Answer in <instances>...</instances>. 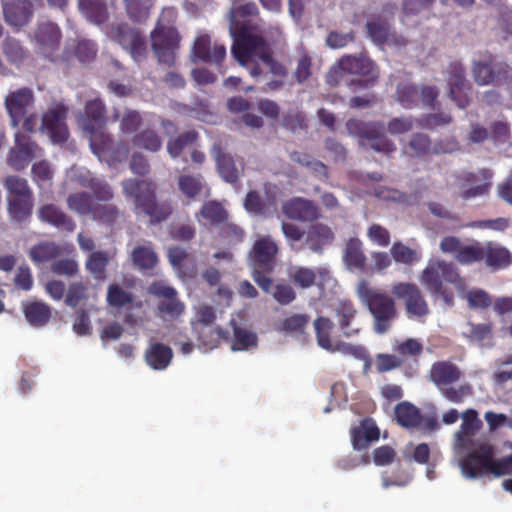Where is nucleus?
<instances>
[{
    "mask_svg": "<svg viewBox=\"0 0 512 512\" xmlns=\"http://www.w3.org/2000/svg\"><path fill=\"white\" fill-rule=\"evenodd\" d=\"M112 258L113 255L109 251L91 252L85 261V268L94 279L104 281L107 278V267Z\"/></svg>",
    "mask_w": 512,
    "mask_h": 512,
    "instance_id": "obj_37",
    "label": "nucleus"
},
{
    "mask_svg": "<svg viewBox=\"0 0 512 512\" xmlns=\"http://www.w3.org/2000/svg\"><path fill=\"white\" fill-rule=\"evenodd\" d=\"M37 53L52 60L60 49L62 31L59 25L50 20H40L30 34Z\"/></svg>",
    "mask_w": 512,
    "mask_h": 512,
    "instance_id": "obj_8",
    "label": "nucleus"
},
{
    "mask_svg": "<svg viewBox=\"0 0 512 512\" xmlns=\"http://www.w3.org/2000/svg\"><path fill=\"white\" fill-rule=\"evenodd\" d=\"M203 177L201 174H182L178 178L179 190L189 199L196 198L203 189Z\"/></svg>",
    "mask_w": 512,
    "mask_h": 512,
    "instance_id": "obj_56",
    "label": "nucleus"
},
{
    "mask_svg": "<svg viewBox=\"0 0 512 512\" xmlns=\"http://www.w3.org/2000/svg\"><path fill=\"white\" fill-rule=\"evenodd\" d=\"M60 247L54 242H42L30 249L29 256L35 263H45L57 258Z\"/></svg>",
    "mask_w": 512,
    "mask_h": 512,
    "instance_id": "obj_55",
    "label": "nucleus"
},
{
    "mask_svg": "<svg viewBox=\"0 0 512 512\" xmlns=\"http://www.w3.org/2000/svg\"><path fill=\"white\" fill-rule=\"evenodd\" d=\"M3 53L7 60L12 64L23 62L27 56L28 51L22 43L15 38H7L3 42Z\"/></svg>",
    "mask_w": 512,
    "mask_h": 512,
    "instance_id": "obj_60",
    "label": "nucleus"
},
{
    "mask_svg": "<svg viewBox=\"0 0 512 512\" xmlns=\"http://www.w3.org/2000/svg\"><path fill=\"white\" fill-rule=\"evenodd\" d=\"M107 304L116 309L129 308L134 302V296L131 292L123 289L119 284H110L107 288Z\"/></svg>",
    "mask_w": 512,
    "mask_h": 512,
    "instance_id": "obj_51",
    "label": "nucleus"
},
{
    "mask_svg": "<svg viewBox=\"0 0 512 512\" xmlns=\"http://www.w3.org/2000/svg\"><path fill=\"white\" fill-rule=\"evenodd\" d=\"M23 313L30 325L41 327L50 320L52 309L42 301H29L23 305Z\"/></svg>",
    "mask_w": 512,
    "mask_h": 512,
    "instance_id": "obj_39",
    "label": "nucleus"
},
{
    "mask_svg": "<svg viewBox=\"0 0 512 512\" xmlns=\"http://www.w3.org/2000/svg\"><path fill=\"white\" fill-rule=\"evenodd\" d=\"M357 315V310L350 301H344L336 309L339 326L346 337L358 335L360 327L353 326V320Z\"/></svg>",
    "mask_w": 512,
    "mask_h": 512,
    "instance_id": "obj_43",
    "label": "nucleus"
},
{
    "mask_svg": "<svg viewBox=\"0 0 512 512\" xmlns=\"http://www.w3.org/2000/svg\"><path fill=\"white\" fill-rule=\"evenodd\" d=\"M393 296L404 303L408 317L423 319L430 308L421 289L412 282H395L391 287Z\"/></svg>",
    "mask_w": 512,
    "mask_h": 512,
    "instance_id": "obj_9",
    "label": "nucleus"
},
{
    "mask_svg": "<svg viewBox=\"0 0 512 512\" xmlns=\"http://www.w3.org/2000/svg\"><path fill=\"white\" fill-rule=\"evenodd\" d=\"M329 271L326 268H318L316 271L312 268L295 266L291 269L289 277L291 282L302 289L311 288L316 284L317 275L321 278L326 277Z\"/></svg>",
    "mask_w": 512,
    "mask_h": 512,
    "instance_id": "obj_38",
    "label": "nucleus"
},
{
    "mask_svg": "<svg viewBox=\"0 0 512 512\" xmlns=\"http://www.w3.org/2000/svg\"><path fill=\"white\" fill-rule=\"evenodd\" d=\"M408 149L412 156L423 158L432 155V141L426 134L414 133L408 142Z\"/></svg>",
    "mask_w": 512,
    "mask_h": 512,
    "instance_id": "obj_59",
    "label": "nucleus"
},
{
    "mask_svg": "<svg viewBox=\"0 0 512 512\" xmlns=\"http://www.w3.org/2000/svg\"><path fill=\"white\" fill-rule=\"evenodd\" d=\"M80 11L94 24L100 25L109 18L107 5L104 0H77Z\"/></svg>",
    "mask_w": 512,
    "mask_h": 512,
    "instance_id": "obj_42",
    "label": "nucleus"
},
{
    "mask_svg": "<svg viewBox=\"0 0 512 512\" xmlns=\"http://www.w3.org/2000/svg\"><path fill=\"white\" fill-rule=\"evenodd\" d=\"M211 153L221 178L231 184L237 183L239 177L234 159L230 154L224 152L221 143H214Z\"/></svg>",
    "mask_w": 512,
    "mask_h": 512,
    "instance_id": "obj_32",
    "label": "nucleus"
},
{
    "mask_svg": "<svg viewBox=\"0 0 512 512\" xmlns=\"http://www.w3.org/2000/svg\"><path fill=\"white\" fill-rule=\"evenodd\" d=\"M112 39L129 51L132 58L140 62L146 55V42L139 30L127 23H120L111 27Z\"/></svg>",
    "mask_w": 512,
    "mask_h": 512,
    "instance_id": "obj_13",
    "label": "nucleus"
},
{
    "mask_svg": "<svg viewBox=\"0 0 512 512\" xmlns=\"http://www.w3.org/2000/svg\"><path fill=\"white\" fill-rule=\"evenodd\" d=\"M198 139V133L194 130L186 131L167 143V151L172 158H177L189 146Z\"/></svg>",
    "mask_w": 512,
    "mask_h": 512,
    "instance_id": "obj_57",
    "label": "nucleus"
},
{
    "mask_svg": "<svg viewBox=\"0 0 512 512\" xmlns=\"http://www.w3.org/2000/svg\"><path fill=\"white\" fill-rule=\"evenodd\" d=\"M133 146L150 152H157L162 147V139L153 129H144L132 138Z\"/></svg>",
    "mask_w": 512,
    "mask_h": 512,
    "instance_id": "obj_52",
    "label": "nucleus"
},
{
    "mask_svg": "<svg viewBox=\"0 0 512 512\" xmlns=\"http://www.w3.org/2000/svg\"><path fill=\"white\" fill-rule=\"evenodd\" d=\"M462 377L459 367L450 361H437L429 371V380L440 390L458 382Z\"/></svg>",
    "mask_w": 512,
    "mask_h": 512,
    "instance_id": "obj_29",
    "label": "nucleus"
},
{
    "mask_svg": "<svg viewBox=\"0 0 512 512\" xmlns=\"http://www.w3.org/2000/svg\"><path fill=\"white\" fill-rule=\"evenodd\" d=\"M35 102L33 91L23 87L10 92L5 98V108L12 127L17 128Z\"/></svg>",
    "mask_w": 512,
    "mask_h": 512,
    "instance_id": "obj_21",
    "label": "nucleus"
},
{
    "mask_svg": "<svg viewBox=\"0 0 512 512\" xmlns=\"http://www.w3.org/2000/svg\"><path fill=\"white\" fill-rule=\"evenodd\" d=\"M463 476L477 479L492 474L494 477L512 474V453L501 459L494 458V449L482 444L477 450L469 452L459 462Z\"/></svg>",
    "mask_w": 512,
    "mask_h": 512,
    "instance_id": "obj_2",
    "label": "nucleus"
},
{
    "mask_svg": "<svg viewBox=\"0 0 512 512\" xmlns=\"http://www.w3.org/2000/svg\"><path fill=\"white\" fill-rule=\"evenodd\" d=\"M8 199H29L34 198L33 191L27 179L19 175H8L3 181Z\"/></svg>",
    "mask_w": 512,
    "mask_h": 512,
    "instance_id": "obj_44",
    "label": "nucleus"
},
{
    "mask_svg": "<svg viewBox=\"0 0 512 512\" xmlns=\"http://www.w3.org/2000/svg\"><path fill=\"white\" fill-rule=\"evenodd\" d=\"M67 109L57 105L44 113L39 129L46 133L55 144L65 143L69 137L66 125Z\"/></svg>",
    "mask_w": 512,
    "mask_h": 512,
    "instance_id": "obj_18",
    "label": "nucleus"
},
{
    "mask_svg": "<svg viewBox=\"0 0 512 512\" xmlns=\"http://www.w3.org/2000/svg\"><path fill=\"white\" fill-rule=\"evenodd\" d=\"M395 418L400 426L407 429L420 428L423 421L421 410L408 401L396 405Z\"/></svg>",
    "mask_w": 512,
    "mask_h": 512,
    "instance_id": "obj_34",
    "label": "nucleus"
},
{
    "mask_svg": "<svg viewBox=\"0 0 512 512\" xmlns=\"http://www.w3.org/2000/svg\"><path fill=\"white\" fill-rule=\"evenodd\" d=\"M314 329L317 339V344L324 350L334 353L336 343L331 340V332L333 330V323L329 318L318 317L314 321Z\"/></svg>",
    "mask_w": 512,
    "mask_h": 512,
    "instance_id": "obj_50",
    "label": "nucleus"
},
{
    "mask_svg": "<svg viewBox=\"0 0 512 512\" xmlns=\"http://www.w3.org/2000/svg\"><path fill=\"white\" fill-rule=\"evenodd\" d=\"M366 256L363 252V244L358 238H350L345 246L343 261L351 271H364L366 268Z\"/></svg>",
    "mask_w": 512,
    "mask_h": 512,
    "instance_id": "obj_35",
    "label": "nucleus"
},
{
    "mask_svg": "<svg viewBox=\"0 0 512 512\" xmlns=\"http://www.w3.org/2000/svg\"><path fill=\"white\" fill-rule=\"evenodd\" d=\"M89 135L90 148L99 160L109 165H116L127 159L128 146L122 141L116 142L112 135L104 131V128H95L93 131H85Z\"/></svg>",
    "mask_w": 512,
    "mask_h": 512,
    "instance_id": "obj_7",
    "label": "nucleus"
},
{
    "mask_svg": "<svg viewBox=\"0 0 512 512\" xmlns=\"http://www.w3.org/2000/svg\"><path fill=\"white\" fill-rule=\"evenodd\" d=\"M3 14L7 24L21 28L26 26L34 14L33 3L30 0H13L3 4Z\"/></svg>",
    "mask_w": 512,
    "mask_h": 512,
    "instance_id": "obj_27",
    "label": "nucleus"
},
{
    "mask_svg": "<svg viewBox=\"0 0 512 512\" xmlns=\"http://www.w3.org/2000/svg\"><path fill=\"white\" fill-rule=\"evenodd\" d=\"M368 37L378 46L394 45L403 47L407 44L406 39L391 30L389 19L381 15H373L365 24Z\"/></svg>",
    "mask_w": 512,
    "mask_h": 512,
    "instance_id": "obj_17",
    "label": "nucleus"
},
{
    "mask_svg": "<svg viewBox=\"0 0 512 512\" xmlns=\"http://www.w3.org/2000/svg\"><path fill=\"white\" fill-rule=\"evenodd\" d=\"M278 253V244L270 236L258 238L248 255L251 268H262L272 273Z\"/></svg>",
    "mask_w": 512,
    "mask_h": 512,
    "instance_id": "obj_20",
    "label": "nucleus"
},
{
    "mask_svg": "<svg viewBox=\"0 0 512 512\" xmlns=\"http://www.w3.org/2000/svg\"><path fill=\"white\" fill-rule=\"evenodd\" d=\"M108 122L107 108L101 98L96 97L86 101L78 119L79 126L84 132L105 128Z\"/></svg>",
    "mask_w": 512,
    "mask_h": 512,
    "instance_id": "obj_22",
    "label": "nucleus"
},
{
    "mask_svg": "<svg viewBox=\"0 0 512 512\" xmlns=\"http://www.w3.org/2000/svg\"><path fill=\"white\" fill-rule=\"evenodd\" d=\"M66 203L71 211L80 216H91L96 205L93 196L83 191L70 194Z\"/></svg>",
    "mask_w": 512,
    "mask_h": 512,
    "instance_id": "obj_47",
    "label": "nucleus"
},
{
    "mask_svg": "<svg viewBox=\"0 0 512 512\" xmlns=\"http://www.w3.org/2000/svg\"><path fill=\"white\" fill-rule=\"evenodd\" d=\"M346 128L350 135L359 137L362 143L367 141L369 147L378 153L389 156L396 151V145L385 134V126L379 121L349 119Z\"/></svg>",
    "mask_w": 512,
    "mask_h": 512,
    "instance_id": "obj_6",
    "label": "nucleus"
},
{
    "mask_svg": "<svg viewBox=\"0 0 512 512\" xmlns=\"http://www.w3.org/2000/svg\"><path fill=\"white\" fill-rule=\"evenodd\" d=\"M462 423L459 430L454 434L455 446L457 448H468L475 435L482 429L483 423L478 417L475 409H467L461 415Z\"/></svg>",
    "mask_w": 512,
    "mask_h": 512,
    "instance_id": "obj_25",
    "label": "nucleus"
},
{
    "mask_svg": "<svg viewBox=\"0 0 512 512\" xmlns=\"http://www.w3.org/2000/svg\"><path fill=\"white\" fill-rule=\"evenodd\" d=\"M152 49L159 62L173 65L180 35L175 27H155L151 33Z\"/></svg>",
    "mask_w": 512,
    "mask_h": 512,
    "instance_id": "obj_12",
    "label": "nucleus"
},
{
    "mask_svg": "<svg viewBox=\"0 0 512 512\" xmlns=\"http://www.w3.org/2000/svg\"><path fill=\"white\" fill-rule=\"evenodd\" d=\"M173 358L172 349L160 342L151 344L145 351V361L153 370L166 369Z\"/></svg>",
    "mask_w": 512,
    "mask_h": 512,
    "instance_id": "obj_33",
    "label": "nucleus"
},
{
    "mask_svg": "<svg viewBox=\"0 0 512 512\" xmlns=\"http://www.w3.org/2000/svg\"><path fill=\"white\" fill-rule=\"evenodd\" d=\"M53 169L47 160L35 162L31 167V177L39 189H46L52 186Z\"/></svg>",
    "mask_w": 512,
    "mask_h": 512,
    "instance_id": "obj_53",
    "label": "nucleus"
},
{
    "mask_svg": "<svg viewBox=\"0 0 512 512\" xmlns=\"http://www.w3.org/2000/svg\"><path fill=\"white\" fill-rule=\"evenodd\" d=\"M34 207V198L8 199L7 213L13 223L23 224L30 220Z\"/></svg>",
    "mask_w": 512,
    "mask_h": 512,
    "instance_id": "obj_41",
    "label": "nucleus"
},
{
    "mask_svg": "<svg viewBox=\"0 0 512 512\" xmlns=\"http://www.w3.org/2000/svg\"><path fill=\"white\" fill-rule=\"evenodd\" d=\"M230 325L233 328V338L231 340L233 351H244L257 345V335L254 332L239 326L234 319H231Z\"/></svg>",
    "mask_w": 512,
    "mask_h": 512,
    "instance_id": "obj_45",
    "label": "nucleus"
},
{
    "mask_svg": "<svg viewBox=\"0 0 512 512\" xmlns=\"http://www.w3.org/2000/svg\"><path fill=\"white\" fill-rule=\"evenodd\" d=\"M335 234L327 224L316 222L308 226L305 243L309 249L321 254L325 246L332 244Z\"/></svg>",
    "mask_w": 512,
    "mask_h": 512,
    "instance_id": "obj_30",
    "label": "nucleus"
},
{
    "mask_svg": "<svg viewBox=\"0 0 512 512\" xmlns=\"http://www.w3.org/2000/svg\"><path fill=\"white\" fill-rule=\"evenodd\" d=\"M482 246L483 244L478 241L464 244L456 236H445L439 244V248L443 253L452 255L455 261L463 266L482 261Z\"/></svg>",
    "mask_w": 512,
    "mask_h": 512,
    "instance_id": "obj_11",
    "label": "nucleus"
},
{
    "mask_svg": "<svg viewBox=\"0 0 512 512\" xmlns=\"http://www.w3.org/2000/svg\"><path fill=\"white\" fill-rule=\"evenodd\" d=\"M350 434L353 448L361 451L379 439L380 430L372 418L366 417L360 421L359 425L351 428Z\"/></svg>",
    "mask_w": 512,
    "mask_h": 512,
    "instance_id": "obj_28",
    "label": "nucleus"
},
{
    "mask_svg": "<svg viewBox=\"0 0 512 512\" xmlns=\"http://www.w3.org/2000/svg\"><path fill=\"white\" fill-rule=\"evenodd\" d=\"M123 193L132 199L136 213H144L153 222L165 221L172 214V208L167 203H158L156 184L152 181L129 178L122 182Z\"/></svg>",
    "mask_w": 512,
    "mask_h": 512,
    "instance_id": "obj_4",
    "label": "nucleus"
},
{
    "mask_svg": "<svg viewBox=\"0 0 512 512\" xmlns=\"http://www.w3.org/2000/svg\"><path fill=\"white\" fill-rule=\"evenodd\" d=\"M217 228L219 229L218 236L220 239L230 246L240 244L244 240V230L240 226L232 222H228V220Z\"/></svg>",
    "mask_w": 512,
    "mask_h": 512,
    "instance_id": "obj_61",
    "label": "nucleus"
},
{
    "mask_svg": "<svg viewBox=\"0 0 512 512\" xmlns=\"http://www.w3.org/2000/svg\"><path fill=\"white\" fill-rule=\"evenodd\" d=\"M37 217L41 222L63 232L72 233L76 229V223L73 218L59 206L52 203L40 206L37 210Z\"/></svg>",
    "mask_w": 512,
    "mask_h": 512,
    "instance_id": "obj_24",
    "label": "nucleus"
},
{
    "mask_svg": "<svg viewBox=\"0 0 512 512\" xmlns=\"http://www.w3.org/2000/svg\"><path fill=\"white\" fill-rule=\"evenodd\" d=\"M292 162L311 170L315 176L328 179V167L320 160L315 159L312 155L306 152L292 151L289 154Z\"/></svg>",
    "mask_w": 512,
    "mask_h": 512,
    "instance_id": "obj_46",
    "label": "nucleus"
},
{
    "mask_svg": "<svg viewBox=\"0 0 512 512\" xmlns=\"http://www.w3.org/2000/svg\"><path fill=\"white\" fill-rule=\"evenodd\" d=\"M122 213L116 205L96 203L91 218L107 226H114L121 218Z\"/></svg>",
    "mask_w": 512,
    "mask_h": 512,
    "instance_id": "obj_54",
    "label": "nucleus"
},
{
    "mask_svg": "<svg viewBox=\"0 0 512 512\" xmlns=\"http://www.w3.org/2000/svg\"><path fill=\"white\" fill-rule=\"evenodd\" d=\"M283 214L292 220L313 222L321 216L320 208L309 199L294 197L282 205Z\"/></svg>",
    "mask_w": 512,
    "mask_h": 512,
    "instance_id": "obj_23",
    "label": "nucleus"
},
{
    "mask_svg": "<svg viewBox=\"0 0 512 512\" xmlns=\"http://www.w3.org/2000/svg\"><path fill=\"white\" fill-rule=\"evenodd\" d=\"M390 254L396 263L411 265L420 259L419 253L400 241L393 243Z\"/></svg>",
    "mask_w": 512,
    "mask_h": 512,
    "instance_id": "obj_63",
    "label": "nucleus"
},
{
    "mask_svg": "<svg viewBox=\"0 0 512 512\" xmlns=\"http://www.w3.org/2000/svg\"><path fill=\"white\" fill-rule=\"evenodd\" d=\"M396 101L406 109L419 106V86L411 82H401L397 85L395 93Z\"/></svg>",
    "mask_w": 512,
    "mask_h": 512,
    "instance_id": "obj_48",
    "label": "nucleus"
},
{
    "mask_svg": "<svg viewBox=\"0 0 512 512\" xmlns=\"http://www.w3.org/2000/svg\"><path fill=\"white\" fill-rule=\"evenodd\" d=\"M131 257L133 264L141 270L153 269L158 262L157 254L148 246H137Z\"/></svg>",
    "mask_w": 512,
    "mask_h": 512,
    "instance_id": "obj_58",
    "label": "nucleus"
},
{
    "mask_svg": "<svg viewBox=\"0 0 512 512\" xmlns=\"http://www.w3.org/2000/svg\"><path fill=\"white\" fill-rule=\"evenodd\" d=\"M357 294L373 317L374 332L377 334L388 332L398 316L396 298L384 290L372 287L366 280L358 283Z\"/></svg>",
    "mask_w": 512,
    "mask_h": 512,
    "instance_id": "obj_1",
    "label": "nucleus"
},
{
    "mask_svg": "<svg viewBox=\"0 0 512 512\" xmlns=\"http://www.w3.org/2000/svg\"><path fill=\"white\" fill-rule=\"evenodd\" d=\"M511 67L501 61L489 59L485 62H476L473 66L474 80L478 85H503L511 80Z\"/></svg>",
    "mask_w": 512,
    "mask_h": 512,
    "instance_id": "obj_15",
    "label": "nucleus"
},
{
    "mask_svg": "<svg viewBox=\"0 0 512 512\" xmlns=\"http://www.w3.org/2000/svg\"><path fill=\"white\" fill-rule=\"evenodd\" d=\"M129 18L134 22H144L149 17L150 0H123Z\"/></svg>",
    "mask_w": 512,
    "mask_h": 512,
    "instance_id": "obj_62",
    "label": "nucleus"
},
{
    "mask_svg": "<svg viewBox=\"0 0 512 512\" xmlns=\"http://www.w3.org/2000/svg\"><path fill=\"white\" fill-rule=\"evenodd\" d=\"M193 55L200 61L219 65L226 57V47L215 42L212 46L209 35L198 36L193 45Z\"/></svg>",
    "mask_w": 512,
    "mask_h": 512,
    "instance_id": "obj_26",
    "label": "nucleus"
},
{
    "mask_svg": "<svg viewBox=\"0 0 512 512\" xmlns=\"http://www.w3.org/2000/svg\"><path fill=\"white\" fill-rule=\"evenodd\" d=\"M198 216L205 219L209 225L218 227L228 220L229 214L219 202L210 200L203 204Z\"/></svg>",
    "mask_w": 512,
    "mask_h": 512,
    "instance_id": "obj_49",
    "label": "nucleus"
},
{
    "mask_svg": "<svg viewBox=\"0 0 512 512\" xmlns=\"http://www.w3.org/2000/svg\"><path fill=\"white\" fill-rule=\"evenodd\" d=\"M395 352L398 354L399 357L404 359V362L406 361V358H413V364L409 365V369L405 371V374L408 377H413L418 373L419 363L417 358L422 354L423 352V345L422 343L414 338L406 339L405 341L399 343L395 347Z\"/></svg>",
    "mask_w": 512,
    "mask_h": 512,
    "instance_id": "obj_36",
    "label": "nucleus"
},
{
    "mask_svg": "<svg viewBox=\"0 0 512 512\" xmlns=\"http://www.w3.org/2000/svg\"><path fill=\"white\" fill-rule=\"evenodd\" d=\"M420 282L432 297L441 298L448 306L454 304V294L451 289L444 286V283L452 284L456 288L465 285V280L456 266L445 260L429 262L421 273Z\"/></svg>",
    "mask_w": 512,
    "mask_h": 512,
    "instance_id": "obj_3",
    "label": "nucleus"
},
{
    "mask_svg": "<svg viewBox=\"0 0 512 512\" xmlns=\"http://www.w3.org/2000/svg\"><path fill=\"white\" fill-rule=\"evenodd\" d=\"M339 62L340 68L345 73L367 77L365 80H352L350 85L355 86L353 91H356L357 88L365 89L373 86L379 78L376 64L365 55H345L340 58Z\"/></svg>",
    "mask_w": 512,
    "mask_h": 512,
    "instance_id": "obj_10",
    "label": "nucleus"
},
{
    "mask_svg": "<svg viewBox=\"0 0 512 512\" xmlns=\"http://www.w3.org/2000/svg\"><path fill=\"white\" fill-rule=\"evenodd\" d=\"M447 84L449 87V97L460 109L469 106L471 97V84L465 78V69L463 65L454 61L448 67Z\"/></svg>",
    "mask_w": 512,
    "mask_h": 512,
    "instance_id": "obj_16",
    "label": "nucleus"
},
{
    "mask_svg": "<svg viewBox=\"0 0 512 512\" xmlns=\"http://www.w3.org/2000/svg\"><path fill=\"white\" fill-rule=\"evenodd\" d=\"M148 291L151 295L160 298L157 309L163 317L175 319L184 312L185 305L179 300L175 288L162 282H153Z\"/></svg>",
    "mask_w": 512,
    "mask_h": 512,
    "instance_id": "obj_19",
    "label": "nucleus"
},
{
    "mask_svg": "<svg viewBox=\"0 0 512 512\" xmlns=\"http://www.w3.org/2000/svg\"><path fill=\"white\" fill-rule=\"evenodd\" d=\"M194 330L197 332L198 341L205 349L212 350L218 347L221 342H227L230 340L229 331L221 327H215L211 325L204 327H194Z\"/></svg>",
    "mask_w": 512,
    "mask_h": 512,
    "instance_id": "obj_40",
    "label": "nucleus"
},
{
    "mask_svg": "<svg viewBox=\"0 0 512 512\" xmlns=\"http://www.w3.org/2000/svg\"><path fill=\"white\" fill-rule=\"evenodd\" d=\"M269 47L263 36L251 33L246 26H242L233 33L231 53L235 60L249 70L253 77L262 74L260 61L265 56Z\"/></svg>",
    "mask_w": 512,
    "mask_h": 512,
    "instance_id": "obj_5",
    "label": "nucleus"
},
{
    "mask_svg": "<svg viewBox=\"0 0 512 512\" xmlns=\"http://www.w3.org/2000/svg\"><path fill=\"white\" fill-rule=\"evenodd\" d=\"M482 261L493 271L507 268L512 263L509 250L499 243L489 241L482 246Z\"/></svg>",
    "mask_w": 512,
    "mask_h": 512,
    "instance_id": "obj_31",
    "label": "nucleus"
},
{
    "mask_svg": "<svg viewBox=\"0 0 512 512\" xmlns=\"http://www.w3.org/2000/svg\"><path fill=\"white\" fill-rule=\"evenodd\" d=\"M83 186L90 189L93 196L98 201L108 202L114 197V193L110 185L99 178L92 177L83 183Z\"/></svg>",
    "mask_w": 512,
    "mask_h": 512,
    "instance_id": "obj_64",
    "label": "nucleus"
},
{
    "mask_svg": "<svg viewBox=\"0 0 512 512\" xmlns=\"http://www.w3.org/2000/svg\"><path fill=\"white\" fill-rule=\"evenodd\" d=\"M40 150L30 136L17 131L14 134V146L9 150L7 164L17 172L23 171Z\"/></svg>",
    "mask_w": 512,
    "mask_h": 512,
    "instance_id": "obj_14",
    "label": "nucleus"
}]
</instances>
